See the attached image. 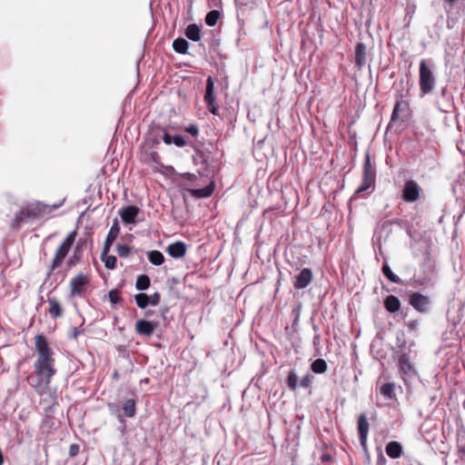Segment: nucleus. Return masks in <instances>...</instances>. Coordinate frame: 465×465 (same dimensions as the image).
I'll return each mask as SVG.
<instances>
[{
    "label": "nucleus",
    "mask_w": 465,
    "mask_h": 465,
    "mask_svg": "<svg viewBox=\"0 0 465 465\" xmlns=\"http://www.w3.org/2000/svg\"><path fill=\"white\" fill-rule=\"evenodd\" d=\"M156 328V323L146 321V320H138L135 322V331L143 336H150L153 334Z\"/></svg>",
    "instance_id": "13"
},
{
    "label": "nucleus",
    "mask_w": 465,
    "mask_h": 465,
    "mask_svg": "<svg viewBox=\"0 0 465 465\" xmlns=\"http://www.w3.org/2000/svg\"><path fill=\"white\" fill-rule=\"evenodd\" d=\"M173 137L168 133L164 132L163 134V141L165 144H171L173 143Z\"/></svg>",
    "instance_id": "47"
},
{
    "label": "nucleus",
    "mask_w": 465,
    "mask_h": 465,
    "mask_svg": "<svg viewBox=\"0 0 465 465\" xmlns=\"http://www.w3.org/2000/svg\"><path fill=\"white\" fill-rule=\"evenodd\" d=\"M207 108L213 114H218V107L214 104V103L213 104H208Z\"/></svg>",
    "instance_id": "48"
},
{
    "label": "nucleus",
    "mask_w": 465,
    "mask_h": 465,
    "mask_svg": "<svg viewBox=\"0 0 465 465\" xmlns=\"http://www.w3.org/2000/svg\"><path fill=\"white\" fill-rule=\"evenodd\" d=\"M312 344L314 348L318 349L321 344V333H314L313 339H312Z\"/></svg>",
    "instance_id": "45"
},
{
    "label": "nucleus",
    "mask_w": 465,
    "mask_h": 465,
    "mask_svg": "<svg viewBox=\"0 0 465 465\" xmlns=\"http://www.w3.org/2000/svg\"><path fill=\"white\" fill-rule=\"evenodd\" d=\"M119 232H120V227H119L118 221L114 220V223L111 226L109 232L107 234V237H106V240L104 242V249L102 252L103 255L106 254L109 252L110 247L113 244V242L115 241V239L117 238Z\"/></svg>",
    "instance_id": "14"
},
{
    "label": "nucleus",
    "mask_w": 465,
    "mask_h": 465,
    "mask_svg": "<svg viewBox=\"0 0 465 465\" xmlns=\"http://www.w3.org/2000/svg\"><path fill=\"white\" fill-rule=\"evenodd\" d=\"M422 189L414 180H408L402 188L401 197L406 203H413L420 199Z\"/></svg>",
    "instance_id": "6"
},
{
    "label": "nucleus",
    "mask_w": 465,
    "mask_h": 465,
    "mask_svg": "<svg viewBox=\"0 0 465 465\" xmlns=\"http://www.w3.org/2000/svg\"><path fill=\"white\" fill-rule=\"evenodd\" d=\"M313 279V274L311 269L303 268L301 272L296 276L293 286L295 289H304L311 284Z\"/></svg>",
    "instance_id": "10"
},
{
    "label": "nucleus",
    "mask_w": 465,
    "mask_h": 465,
    "mask_svg": "<svg viewBox=\"0 0 465 465\" xmlns=\"http://www.w3.org/2000/svg\"><path fill=\"white\" fill-rule=\"evenodd\" d=\"M447 3L453 4L456 2V0H445Z\"/></svg>",
    "instance_id": "52"
},
{
    "label": "nucleus",
    "mask_w": 465,
    "mask_h": 465,
    "mask_svg": "<svg viewBox=\"0 0 465 465\" xmlns=\"http://www.w3.org/2000/svg\"><path fill=\"white\" fill-rule=\"evenodd\" d=\"M436 84V79L432 72L431 65L425 59L420 62L419 66V85L422 94H428L432 92Z\"/></svg>",
    "instance_id": "2"
},
{
    "label": "nucleus",
    "mask_w": 465,
    "mask_h": 465,
    "mask_svg": "<svg viewBox=\"0 0 465 465\" xmlns=\"http://www.w3.org/2000/svg\"><path fill=\"white\" fill-rule=\"evenodd\" d=\"M28 219H31V217L27 216L26 207L24 206L15 214L11 225L14 229H18L21 223L27 221Z\"/></svg>",
    "instance_id": "19"
},
{
    "label": "nucleus",
    "mask_w": 465,
    "mask_h": 465,
    "mask_svg": "<svg viewBox=\"0 0 465 465\" xmlns=\"http://www.w3.org/2000/svg\"><path fill=\"white\" fill-rule=\"evenodd\" d=\"M89 283L90 279L86 274L78 273L70 282L71 295L83 297Z\"/></svg>",
    "instance_id": "7"
},
{
    "label": "nucleus",
    "mask_w": 465,
    "mask_h": 465,
    "mask_svg": "<svg viewBox=\"0 0 465 465\" xmlns=\"http://www.w3.org/2000/svg\"><path fill=\"white\" fill-rule=\"evenodd\" d=\"M312 329L314 331V333H320L319 327L317 325L313 324Z\"/></svg>",
    "instance_id": "50"
},
{
    "label": "nucleus",
    "mask_w": 465,
    "mask_h": 465,
    "mask_svg": "<svg viewBox=\"0 0 465 465\" xmlns=\"http://www.w3.org/2000/svg\"><path fill=\"white\" fill-rule=\"evenodd\" d=\"M220 16L221 13L218 10L210 11L205 16L206 25L209 26H214L217 24Z\"/></svg>",
    "instance_id": "31"
},
{
    "label": "nucleus",
    "mask_w": 465,
    "mask_h": 465,
    "mask_svg": "<svg viewBox=\"0 0 465 465\" xmlns=\"http://www.w3.org/2000/svg\"><path fill=\"white\" fill-rule=\"evenodd\" d=\"M314 373L322 374L327 371V362L323 359H316L311 365Z\"/></svg>",
    "instance_id": "29"
},
{
    "label": "nucleus",
    "mask_w": 465,
    "mask_h": 465,
    "mask_svg": "<svg viewBox=\"0 0 465 465\" xmlns=\"http://www.w3.org/2000/svg\"><path fill=\"white\" fill-rule=\"evenodd\" d=\"M185 35L193 42L201 40V28L196 24L189 25L185 29Z\"/></svg>",
    "instance_id": "21"
},
{
    "label": "nucleus",
    "mask_w": 465,
    "mask_h": 465,
    "mask_svg": "<svg viewBox=\"0 0 465 465\" xmlns=\"http://www.w3.org/2000/svg\"><path fill=\"white\" fill-rule=\"evenodd\" d=\"M151 280L148 275L141 274L137 277L135 288L139 291H145L150 287Z\"/></svg>",
    "instance_id": "28"
},
{
    "label": "nucleus",
    "mask_w": 465,
    "mask_h": 465,
    "mask_svg": "<svg viewBox=\"0 0 465 465\" xmlns=\"http://www.w3.org/2000/svg\"><path fill=\"white\" fill-rule=\"evenodd\" d=\"M384 308L391 313L397 312L401 309V302L395 295H388L383 302Z\"/></svg>",
    "instance_id": "17"
},
{
    "label": "nucleus",
    "mask_w": 465,
    "mask_h": 465,
    "mask_svg": "<svg viewBox=\"0 0 465 465\" xmlns=\"http://www.w3.org/2000/svg\"><path fill=\"white\" fill-rule=\"evenodd\" d=\"M406 106L407 104L404 101H397L391 114V121L396 120L399 117V114L402 112Z\"/></svg>",
    "instance_id": "34"
},
{
    "label": "nucleus",
    "mask_w": 465,
    "mask_h": 465,
    "mask_svg": "<svg viewBox=\"0 0 465 465\" xmlns=\"http://www.w3.org/2000/svg\"><path fill=\"white\" fill-rule=\"evenodd\" d=\"M147 256L150 262L156 266L163 264L164 262V256L160 251H150Z\"/></svg>",
    "instance_id": "27"
},
{
    "label": "nucleus",
    "mask_w": 465,
    "mask_h": 465,
    "mask_svg": "<svg viewBox=\"0 0 465 465\" xmlns=\"http://www.w3.org/2000/svg\"><path fill=\"white\" fill-rule=\"evenodd\" d=\"M173 143L177 146V147H183L187 144V142L186 140L184 139L183 136L182 135H174L173 137Z\"/></svg>",
    "instance_id": "39"
},
{
    "label": "nucleus",
    "mask_w": 465,
    "mask_h": 465,
    "mask_svg": "<svg viewBox=\"0 0 465 465\" xmlns=\"http://www.w3.org/2000/svg\"><path fill=\"white\" fill-rule=\"evenodd\" d=\"M461 216H462V214H460V215H459V217H458V221H460V220Z\"/></svg>",
    "instance_id": "53"
},
{
    "label": "nucleus",
    "mask_w": 465,
    "mask_h": 465,
    "mask_svg": "<svg viewBox=\"0 0 465 465\" xmlns=\"http://www.w3.org/2000/svg\"><path fill=\"white\" fill-rule=\"evenodd\" d=\"M102 260L107 269L114 270L116 267L117 259L114 255L102 254Z\"/></svg>",
    "instance_id": "33"
},
{
    "label": "nucleus",
    "mask_w": 465,
    "mask_h": 465,
    "mask_svg": "<svg viewBox=\"0 0 465 465\" xmlns=\"http://www.w3.org/2000/svg\"><path fill=\"white\" fill-rule=\"evenodd\" d=\"M193 160H194V162H195L196 163H197L199 161H201V163H202L203 164H204V168H203V172H202V171H199V173H203V172L207 170V164H206L207 160H206V158H205L204 154H203V153L199 152V153H196V155L193 157Z\"/></svg>",
    "instance_id": "38"
},
{
    "label": "nucleus",
    "mask_w": 465,
    "mask_h": 465,
    "mask_svg": "<svg viewBox=\"0 0 465 465\" xmlns=\"http://www.w3.org/2000/svg\"><path fill=\"white\" fill-rule=\"evenodd\" d=\"M116 251L120 257H127L131 252V247L127 244H118Z\"/></svg>",
    "instance_id": "37"
},
{
    "label": "nucleus",
    "mask_w": 465,
    "mask_h": 465,
    "mask_svg": "<svg viewBox=\"0 0 465 465\" xmlns=\"http://www.w3.org/2000/svg\"><path fill=\"white\" fill-rule=\"evenodd\" d=\"M149 297V304L153 306H156L159 304L161 300V295L159 292H154L152 295H148Z\"/></svg>",
    "instance_id": "40"
},
{
    "label": "nucleus",
    "mask_w": 465,
    "mask_h": 465,
    "mask_svg": "<svg viewBox=\"0 0 465 465\" xmlns=\"http://www.w3.org/2000/svg\"><path fill=\"white\" fill-rule=\"evenodd\" d=\"M463 213H465V205H464V208H463Z\"/></svg>",
    "instance_id": "54"
},
{
    "label": "nucleus",
    "mask_w": 465,
    "mask_h": 465,
    "mask_svg": "<svg viewBox=\"0 0 465 465\" xmlns=\"http://www.w3.org/2000/svg\"><path fill=\"white\" fill-rule=\"evenodd\" d=\"M369 431V422L365 414H361L358 418V432L361 444L366 447L367 435Z\"/></svg>",
    "instance_id": "15"
},
{
    "label": "nucleus",
    "mask_w": 465,
    "mask_h": 465,
    "mask_svg": "<svg viewBox=\"0 0 465 465\" xmlns=\"http://www.w3.org/2000/svg\"><path fill=\"white\" fill-rule=\"evenodd\" d=\"M123 411L125 417L133 418L136 413V400L129 399L123 404Z\"/></svg>",
    "instance_id": "23"
},
{
    "label": "nucleus",
    "mask_w": 465,
    "mask_h": 465,
    "mask_svg": "<svg viewBox=\"0 0 465 465\" xmlns=\"http://www.w3.org/2000/svg\"><path fill=\"white\" fill-rule=\"evenodd\" d=\"M62 203L58 204H45L42 202H35L25 205L27 210V216L31 219L40 218L45 214H50L53 211L58 209Z\"/></svg>",
    "instance_id": "5"
},
{
    "label": "nucleus",
    "mask_w": 465,
    "mask_h": 465,
    "mask_svg": "<svg viewBox=\"0 0 465 465\" xmlns=\"http://www.w3.org/2000/svg\"><path fill=\"white\" fill-rule=\"evenodd\" d=\"M140 210L135 205H128L119 211V215L125 224H134Z\"/></svg>",
    "instance_id": "11"
},
{
    "label": "nucleus",
    "mask_w": 465,
    "mask_h": 465,
    "mask_svg": "<svg viewBox=\"0 0 465 465\" xmlns=\"http://www.w3.org/2000/svg\"><path fill=\"white\" fill-rule=\"evenodd\" d=\"M136 304L141 309H145L149 305V297L146 293L140 292L134 296Z\"/></svg>",
    "instance_id": "32"
},
{
    "label": "nucleus",
    "mask_w": 465,
    "mask_h": 465,
    "mask_svg": "<svg viewBox=\"0 0 465 465\" xmlns=\"http://www.w3.org/2000/svg\"><path fill=\"white\" fill-rule=\"evenodd\" d=\"M375 177V167L371 163L369 153H366L363 164L362 182L359 188L355 191L354 195H359L361 193L368 190L371 185H373Z\"/></svg>",
    "instance_id": "4"
},
{
    "label": "nucleus",
    "mask_w": 465,
    "mask_h": 465,
    "mask_svg": "<svg viewBox=\"0 0 465 465\" xmlns=\"http://www.w3.org/2000/svg\"><path fill=\"white\" fill-rule=\"evenodd\" d=\"M84 329H82L81 327H76L74 329L73 331V333L71 335V337L74 340H76L78 338V336L84 332Z\"/></svg>",
    "instance_id": "46"
},
{
    "label": "nucleus",
    "mask_w": 465,
    "mask_h": 465,
    "mask_svg": "<svg viewBox=\"0 0 465 465\" xmlns=\"http://www.w3.org/2000/svg\"><path fill=\"white\" fill-rule=\"evenodd\" d=\"M76 235H77V232L74 230L73 232H71L67 236L66 238L64 240V242L61 243V245L57 248L55 253H54V257L52 261V263L51 265L49 266V271H48V276L57 268H59L64 260L65 259V257L67 256L69 251L71 250L74 241H75V238H76Z\"/></svg>",
    "instance_id": "3"
},
{
    "label": "nucleus",
    "mask_w": 465,
    "mask_h": 465,
    "mask_svg": "<svg viewBox=\"0 0 465 465\" xmlns=\"http://www.w3.org/2000/svg\"><path fill=\"white\" fill-rule=\"evenodd\" d=\"M312 377L310 374H306L302 380H301V386L303 388H309L312 383Z\"/></svg>",
    "instance_id": "43"
},
{
    "label": "nucleus",
    "mask_w": 465,
    "mask_h": 465,
    "mask_svg": "<svg viewBox=\"0 0 465 465\" xmlns=\"http://www.w3.org/2000/svg\"><path fill=\"white\" fill-rule=\"evenodd\" d=\"M419 324H420V322L418 320H412L408 322L407 326L410 331H416L419 328Z\"/></svg>",
    "instance_id": "44"
},
{
    "label": "nucleus",
    "mask_w": 465,
    "mask_h": 465,
    "mask_svg": "<svg viewBox=\"0 0 465 465\" xmlns=\"http://www.w3.org/2000/svg\"><path fill=\"white\" fill-rule=\"evenodd\" d=\"M368 57V48L363 43H358L354 50V63L358 70L365 66Z\"/></svg>",
    "instance_id": "9"
},
{
    "label": "nucleus",
    "mask_w": 465,
    "mask_h": 465,
    "mask_svg": "<svg viewBox=\"0 0 465 465\" xmlns=\"http://www.w3.org/2000/svg\"><path fill=\"white\" fill-rule=\"evenodd\" d=\"M108 298L111 303L117 304L122 301L120 292L117 289H113L108 292Z\"/></svg>",
    "instance_id": "35"
},
{
    "label": "nucleus",
    "mask_w": 465,
    "mask_h": 465,
    "mask_svg": "<svg viewBox=\"0 0 465 465\" xmlns=\"http://www.w3.org/2000/svg\"><path fill=\"white\" fill-rule=\"evenodd\" d=\"M213 191L214 183L212 182L210 184L203 188L193 190L192 193L196 198H207L213 194Z\"/></svg>",
    "instance_id": "25"
},
{
    "label": "nucleus",
    "mask_w": 465,
    "mask_h": 465,
    "mask_svg": "<svg viewBox=\"0 0 465 465\" xmlns=\"http://www.w3.org/2000/svg\"><path fill=\"white\" fill-rule=\"evenodd\" d=\"M113 376H114V379H115V380H117L119 378V374L117 371H114Z\"/></svg>",
    "instance_id": "51"
},
{
    "label": "nucleus",
    "mask_w": 465,
    "mask_h": 465,
    "mask_svg": "<svg viewBox=\"0 0 465 465\" xmlns=\"http://www.w3.org/2000/svg\"><path fill=\"white\" fill-rule=\"evenodd\" d=\"M214 83L213 78L209 76L206 81V90L204 94V102L206 104H213L215 101V96L213 94Z\"/></svg>",
    "instance_id": "22"
},
{
    "label": "nucleus",
    "mask_w": 465,
    "mask_h": 465,
    "mask_svg": "<svg viewBox=\"0 0 465 465\" xmlns=\"http://www.w3.org/2000/svg\"><path fill=\"white\" fill-rule=\"evenodd\" d=\"M409 303L419 312L425 313L429 310L430 298L420 292H412L409 297Z\"/></svg>",
    "instance_id": "8"
},
{
    "label": "nucleus",
    "mask_w": 465,
    "mask_h": 465,
    "mask_svg": "<svg viewBox=\"0 0 465 465\" xmlns=\"http://www.w3.org/2000/svg\"><path fill=\"white\" fill-rule=\"evenodd\" d=\"M185 132H187L191 135L196 137L199 134V128L196 124H193L185 128Z\"/></svg>",
    "instance_id": "41"
},
{
    "label": "nucleus",
    "mask_w": 465,
    "mask_h": 465,
    "mask_svg": "<svg viewBox=\"0 0 465 465\" xmlns=\"http://www.w3.org/2000/svg\"><path fill=\"white\" fill-rule=\"evenodd\" d=\"M186 250L187 246L183 242L171 243L166 248L167 253L174 259L183 258L186 253Z\"/></svg>",
    "instance_id": "12"
},
{
    "label": "nucleus",
    "mask_w": 465,
    "mask_h": 465,
    "mask_svg": "<svg viewBox=\"0 0 465 465\" xmlns=\"http://www.w3.org/2000/svg\"><path fill=\"white\" fill-rule=\"evenodd\" d=\"M381 394L389 400H393L396 397L395 384L393 382H386L380 387Z\"/></svg>",
    "instance_id": "24"
},
{
    "label": "nucleus",
    "mask_w": 465,
    "mask_h": 465,
    "mask_svg": "<svg viewBox=\"0 0 465 465\" xmlns=\"http://www.w3.org/2000/svg\"><path fill=\"white\" fill-rule=\"evenodd\" d=\"M80 450V446L76 443L71 444L69 448V456L74 458Z\"/></svg>",
    "instance_id": "42"
},
{
    "label": "nucleus",
    "mask_w": 465,
    "mask_h": 465,
    "mask_svg": "<svg viewBox=\"0 0 465 465\" xmlns=\"http://www.w3.org/2000/svg\"><path fill=\"white\" fill-rule=\"evenodd\" d=\"M387 455L391 459L400 458L402 454V447L398 441H390L385 448Z\"/></svg>",
    "instance_id": "18"
},
{
    "label": "nucleus",
    "mask_w": 465,
    "mask_h": 465,
    "mask_svg": "<svg viewBox=\"0 0 465 465\" xmlns=\"http://www.w3.org/2000/svg\"><path fill=\"white\" fill-rule=\"evenodd\" d=\"M35 346L37 359L34 363L37 376L36 383H31L35 390L42 393L49 386L52 377L56 373L54 368V351L50 348L45 335L37 334L35 337Z\"/></svg>",
    "instance_id": "1"
},
{
    "label": "nucleus",
    "mask_w": 465,
    "mask_h": 465,
    "mask_svg": "<svg viewBox=\"0 0 465 465\" xmlns=\"http://www.w3.org/2000/svg\"><path fill=\"white\" fill-rule=\"evenodd\" d=\"M297 381L298 377L296 373L293 371H290L287 379L288 387L292 390H295L297 387Z\"/></svg>",
    "instance_id": "36"
},
{
    "label": "nucleus",
    "mask_w": 465,
    "mask_h": 465,
    "mask_svg": "<svg viewBox=\"0 0 465 465\" xmlns=\"http://www.w3.org/2000/svg\"><path fill=\"white\" fill-rule=\"evenodd\" d=\"M47 302L49 304V313L52 318L57 319L62 317L63 315V309L59 303V302L56 299L49 298L47 300Z\"/></svg>",
    "instance_id": "20"
},
{
    "label": "nucleus",
    "mask_w": 465,
    "mask_h": 465,
    "mask_svg": "<svg viewBox=\"0 0 465 465\" xmlns=\"http://www.w3.org/2000/svg\"><path fill=\"white\" fill-rule=\"evenodd\" d=\"M322 461H330V460H331V456L330 454H323L322 456Z\"/></svg>",
    "instance_id": "49"
},
{
    "label": "nucleus",
    "mask_w": 465,
    "mask_h": 465,
    "mask_svg": "<svg viewBox=\"0 0 465 465\" xmlns=\"http://www.w3.org/2000/svg\"><path fill=\"white\" fill-rule=\"evenodd\" d=\"M399 371L402 375H411L414 372V368L410 362L409 357L406 354L401 355L399 358Z\"/></svg>",
    "instance_id": "16"
},
{
    "label": "nucleus",
    "mask_w": 465,
    "mask_h": 465,
    "mask_svg": "<svg viewBox=\"0 0 465 465\" xmlns=\"http://www.w3.org/2000/svg\"><path fill=\"white\" fill-rule=\"evenodd\" d=\"M381 271H382V273L385 275V277L391 282H394V283L401 282V280L396 274L393 273V272L391 271V269L390 268V266L388 265L387 262H384L382 264Z\"/></svg>",
    "instance_id": "30"
},
{
    "label": "nucleus",
    "mask_w": 465,
    "mask_h": 465,
    "mask_svg": "<svg viewBox=\"0 0 465 465\" xmlns=\"http://www.w3.org/2000/svg\"><path fill=\"white\" fill-rule=\"evenodd\" d=\"M173 48L178 54H186L189 44L184 38L179 37L173 42Z\"/></svg>",
    "instance_id": "26"
}]
</instances>
